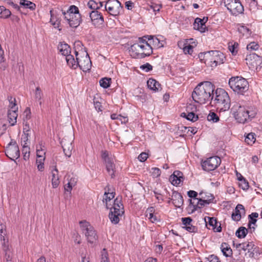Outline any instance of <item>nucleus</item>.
Here are the masks:
<instances>
[{"label":"nucleus","mask_w":262,"mask_h":262,"mask_svg":"<svg viewBox=\"0 0 262 262\" xmlns=\"http://www.w3.org/2000/svg\"><path fill=\"white\" fill-rule=\"evenodd\" d=\"M258 48L259 45L255 42H251L247 46V49L248 50H256Z\"/></svg>","instance_id":"5fc2aeb1"},{"label":"nucleus","mask_w":262,"mask_h":262,"mask_svg":"<svg viewBox=\"0 0 262 262\" xmlns=\"http://www.w3.org/2000/svg\"><path fill=\"white\" fill-rule=\"evenodd\" d=\"M207 259L209 262H221L219 257L214 254L210 255Z\"/></svg>","instance_id":"e2e57ef3"},{"label":"nucleus","mask_w":262,"mask_h":262,"mask_svg":"<svg viewBox=\"0 0 262 262\" xmlns=\"http://www.w3.org/2000/svg\"><path fill=\"white\" fill-rule=\"evenodd\" d=\"M150 172L151 175L155 178H157L161 174L160 169L157 167L152 168L151 169Z\"/></svg>","instance_id":"864d4df0"},{"label":"nucleus","mask_w":262,"mask_h":262,"mask_svg":"<svg viewBox=\"0 0 262 262\" xmlns=\"http://www.w3.org/2000/svg\"><path fill=\"white\" fill-rule=\"evenodd\" d=\"M183 52L185 54H191L193 52V47L190 45H187L183 47Z\"/></svg>","instance_id":"13d9d810"},{"label":"nucleus","mask_w":262,"mask_h":262,"mask_svg":"<svg viewBox=\"0 0 262 262\" xmlns=\"http://www.w3.org/2000/svg\"><path fill=\"white\" fill-rule=\"evenodd\" d=\"M171 200L175 207L180 208L184 203V200L182 194L176 191H173L171 195Z\"/></svg>","instance_id":"a211bd4d"},{"label":"nucleus","mask_w":262,"mask_h":262,"mask_svg":"<svg viewBox=\"0 0 262 262\" xmlns=\"http://www.w3.org/2000/svg\"><path fill=\"white\" fill-rule=\"evenodd\" d=\"M205 221L207 228L210 229L208 226L211 227L214 232H221L222 231L221 224L218 223L217 220L214 217H205Z\"/></svg>","instance_id":"2eb2a0df"},{"label":"nucleus","mask_w":262,"mask_h":262,"mask_svg":"<svg viewBox=\"0 0 262 262\" xmlns=\"http://www.w3.org/2000/svg\"><path fill=\"white\" fill-rule=\"evenodd\" d=\"M89 16L92 24L95 27H98L104 23V18L102 15L97 10H93L90 12Z\"/></svg>","instance_id":"4468645a"},{"label":"nucleus","mask_w":262,"mask_h":262,"mask_svg":"<svg viewBox=\"0 0 262 262\" xmlns=\"http://www.w3.org/2000/svg\"><path fill=\"white\" fill-rule=\"evenodd\" d=\"M24 115L25 117L24 118V120L26 119L28 120L30 119L31 117V110L29 107H27L25 111H24Z\"/></svg>","instance_id":"680f3d73"},{"label":"nucleus","mask_w":262,"mask_h":262,"mask_svg":"<svg viewBox=\"0 0 262 262\" xmlns=\"http://www.w3.org/2000/svg\"><path fill=\"white\" fill-rule=\"evenodd\" d=\"M229 85L233 91L243 94L248 90V82L243 77H232L229 80Z\"/></svg>","instance_id":"39448f33"},{"label":"nucleus","mask_w":262,"mask_h":262,"mask_svg":"<svg viewBox=\"0 0 262 262\" xmlns=\"http://www.w3.org/2000/svg\"><path fill=\"white\" fill-rule=\"evenodd\" d=\"M147 85L148 89L155 92L159 91L162 89L159 82L153 78H149L147 80Z\"/></svg>","instance_id":"b1692460"},{"label":"nucleus","mask_w":262,"mask_h":262,"mask_svg":"<svg viewBox=\"0 0 262 262\" xmlns=\"http://www.w3.org/2000/svg\"><path fill=\"white\" fill-rule=\"evenodd\" d=\"M148 40H152L153 45L158 48H160L163 47L164 45L163 43V41H161L159 39L156 37L154 38L152 36H149L148 38Z\"/></svg>","instance_id":"79ce46f5"},{"label":"nucleus","mask_w":262,"mask_h":262,"mask_svg":"<svg viewBox=\"0 0 262 262\" xmlns=\"http://www.w3.org/2000/svg\"><path fill=\"white\" fill-rule=\"evenodd\" d=\"M8 100L9 101V107L10 109L9 110L10 111H17L18 108L16 107V99L15 98H13L12 96H9L8 97Z\"/></svg>","instance_id":"a18cd8bd"},{"label":"nucleus","mask_w":262,"mask_h":262,"mask_svg":"<svg viewBox=\"0 0 262 262\" xmlns=\"http://www.w3.org/2000/svg\"><path fill=\"white\" fill-rule=\"evenodd\" d=\"M111 80V78H102L100 80L99 83L101 87L107 89L110 86Z\"/></svg>","instance_id":"ea45409f"},{"label":"nucleus","mask_w":262,"mask_h":262,"mask_svg":"<svg viewBox=\"0 0 262 262\" xmlns=\"http://www.w3.org/2000/svg\"><path fill=\"white\" fill-rule=\"evenodd\" d=\"M246 61L250 68L254 69L261 63L262 58L255 53H252L247 56Z\"/></svg>","instance_id":"f8f14e48"},{"label":"nucleus","mask_w":262,"mask_h":262,"mask_svg":"<svg viewBox=\"0 0 262 262\" xmlns=\"http://www.w3.org/2000/svg\"><path fill=\"white\" fill-rule=\"evenodd\" d=\"M17 111H8V119L9 122L11 124V126L14 125L16 123V119L17 117Z\"/></svg>","instance_id":"c85d7f7f"},{"label":"nucleus","mask_w":262,"mask_h":262,"mask_svg":"<svg viewBox=\"0 0 262 262\" xmlns=\"http://www.w3.org/2000/svg\"><path fill=\"white\" fill-rule=\"evenodd\" d=\"M210 199H206V200L202 199H198V204L200 205V207H201V208L203 206H204L206 205H208L210 203H211V202H212L213 199H214V197L211 194H210Z\"/></svg>","instance_id":"4c0bfd02"},{"label":"nucleus","mask_w":262,"mask_h":262,"mask_svg":"<svg viewBox=\"0 0 262 262\" xmlns=\"http://www.w3.org/2000/svg\"><path fill=\"white\" fill-rule=\"evenodd\" d=\"M106 169L107 172L111 176L112 178H114L115 177V165L114 163L113 160H110L108 162H105Z\"/></svg>","instance_id":"c756f323"},{"label":"nucleus","mask_w":262,"mask_h":262,"mask_svg":"<svg viewBox=\"0 0 262 262\" xmlns=\"http://www.w3.org/2000/svg\"><path fill=\"white\" fill-rule=\"evenodd\" d=\"M196 110V107L195 105L191 104H188L186 107L187 112V119L192 122H195L199 119L198 115H195L194 112Z\"/></svg>","instance_id":"dca6fc26"},{"label":"nucleus","mask_w":262,"mask_h":262,"mask_svg":"<svg viewBox=\"0 0 262 262\" xmlns=\"http://www.w3.org/2000/svg\"><path fill=\"white\" fill-rule=\"evenodd\" d=\"M140 69L142 70H144L146 72H149L152 69V67L151 64L148 63H146V64H143L140 66Z\"/></svg>","instance_id":"052dcab7"},{"label":"nucleus","mask_w":262,"mask_h":262,"mask_svg":"<svg viewBox=\"0 0 262 262\" xmlns=\"http://www.w3.org/2000/svg\"><path fill=\"white\" fill-rule=\"evenodd\" d=\"M203 55L204 56L203 60H205V62H210L212 67H215L218 64L223 63L225 59L224 54L219 51H210L204 53H201L199 55V57L201 58Z\"/></svg>","instance_id":"20e7f679"},{"label":"nucleus","mask_w":262,"mask_h":262,"mask_svg":"<svg viewBox=\"0 0 262 262\" xmlns=\"http://www.w3.org/2000/svg\"><path fill=\"white\" fill-rule=\"evenodd\" d=\"M124 213V211H119L117 212L116 211H113L112 208H110V212L108 216L113 224H117L119 221V216H121Z\"/></svg>","instance_id":"412c9836"},{"label":"nucleus","mask_w":262,"mask_h":262,"mask_svg":"<svg viewBox=\"0 0 262 262\" xmlns=\"http://www.w3.org/2000/svg\"><path fill=\"white\" fill-rule=\"evenodd\" d=\"M101 262H109L108 253L105 249H103L101 252Z\"/></svg>","instance_id":"3c124183"},{"label":"nucleus","mask_w":262,"mask_h":262,"mask_svg":"<svg viewBox=\"0 0 262 262\" xmlns=\"http://www.w3.org/2000/svg\"><path fill=\"white\" fill-rule=\"evenodd\" d=\"M143 46V48H140L144 51L143 53L137 54V57L139 58H144L145 57L150 56L152 53V48L147 42H146V45H141Z\"/></svg>","instance_id":"aec40b11"},{"label":"nucleus","mask_w":262,"mask_h":262,"mask_svg":"<svg viewBox=\"0 0 262 262\" xmlns=\"http://www.w3.org/2000/svg\"><path fill=\"white\" fill-rule=\"evenodd\" d=\"M193 28L198 30L201 33L205 32L206 29V25H204V19L197 17L195 19L193 23Z\"/></svg>","instance_id":"4be33fe9"},{"label":"nucleus","mask_w":262,"mask_h":262,"mask_svg":"<svg viewBox=\"0 0 262 262\" xmlns=\"http://www.w3.org/2000/svg\"><path fill=\"white\" fill-rule=\"evenodd\" d=\"M221 163V160L219 157L213 156L207 159L201 165L204 170L210 171L216 169Z\"/></svg>","instance_id":"9b49d317"},{"label":"nucleus","mask_w":262,"mask_h":262,"mask_svg":"<svg viewBox=\"0 0 262 262\" xmlns=\"http://www.w3.org/2000/svg\"><path fill=\"white\" fill-rule=\"evenodd\" d=\"M105 9L113 16L119 15L123 10V6L118 0H107L105 5Z\"/></svg>","instance_id":"1a4fd4ad"},{"label":"nucleus","mask_w":262,"mask_h":262,"mask_svg":"<svg viewBox=\"0 0 262 262\" xmlns=\"http://www.w3.org/2000/svg\"><path fill=\"white\" fill-rule=\"evenodd\" d=\"M5 154L11 160L18 159L20 156V152L16 142L11 139L5 150Z\"/></svg>","instance_id":"9d476101"},{"label":"nucleus","mask_w":262,"mask_h":262,"mask_svg":"<svg viewBox=\"0 0 262 262\" xmlns=\"http://www.w3.org/2000/svg\"><path fill=\"white\" fill-rule=\"evenodd\" d=\"M2 244V248L3 251H7L8 249H9V246L8 245V239L4 240L3 241Z\"/></svg>","instance_id":"338daca9"},{"label":"nucleus","mask_w":262,"mask_h":262,"mask_svg":"<svg viewBox=\"0 0 262 262\" xmlns=\"http://www.w3.org/2000/svg\"><path fill=\"white\" fill-rule=\"evenodd\" d=\"M58 171L56 168L55 167L54 171H52V184L53 187L55 188H57L59 184V181L58 177L57 176V173Z\"/></svg>","instance_id":"72a5a7b5"},{"label":"nucleus","mask_w":262,"mask_h":262,"mask_svg":"<svg viewBox=\"0 0 262 262\" xmlns=\"http://www.w3.org/2000/svg\"><path fill=\"white\" fill-rule=\"evenodd\" d=\"M143 46H141V45H140L139 43H135L134 44L130 46L129 51V52L134 53L137 56V54H140L137 52L139 51L140 48H143Z\"/></svg>","instance_id":"37998d69"},{"label":"nucleus","mask_w":262,"mask_h":262,"mask_svg":"<svg viewBox=\"0 0 262 262\" xmlns=\"http://www.w3.org/2000/svg\"><path fill=\"white\" fill-rule=\"evenodd\" d=\"M225 6L233 15L242 14L244 11V7L239 0H224Z\"/></svg>","instance_id":"6e6552de"},{"label":"nucleus","mask_w":262,"mask_h":262,"mask_svg":"<svg viewBox=\"0 0 262 262\" xmlns=\"http://www.w3.org/2000/svg\"><path fill=\"white\" fill-rule=\"evenodd\" d=\"M79 224L88 243L95 244L98 240V236L94 228L85 220L80 221Z\"/></svg>","instance_id":"423d86ee"},{"label":"nucleus","mask_w":262,"mask_h":262,"mask_svg":"<svg viewBox=\"0 0 262 262\" xmlns=\"http://www.w3.org/2000/svg\"><path fill=\"white\" fill-rule=\"evenodd\" d=\"M238 44L237 42H234L233 45H229V50L232 53V55H236L237 53V48Z\"/></svg>","instance_id":"8fccbe9b"},{"label":"nucleus","mask_w":262,"mask_h":262,"mask_svg":"<svg viewBox=\"0 0 262 262\" xmlns=\"http://www.w3.org/2000/svg\"><path fill=\"white\" fill-rule=\"evenodd\" d=\"M105 191L104 192V195L105 196V198H103V202H105L106 207L107 209H108L109 207L107 204V202L110 201L112 199L114 198L115 195V192L113 191H111V189L110 188L108 185L105 188Z\"/></svg>","instance_id":"bb28decb"},{"label":"nucleus","mask_w":262,"mask_h":262,"mask_svg":"<svg viewBox=\"0 0 262 262\" xmlns=\"http://www.w3.org/2000/svg\"><path fill=\"white\" fill-rule=\"evenodd\" d=\"M170 179L171 181V183L173 185H175L180 184L181 182L184 181V178L183 177V174L182 172L179 170H176L170 176Z\"/></svg>","instance_id":"6ab92c4d"},{"label":"nucleus","mask_w":262,"mask_h":262,"mask_svg":"<svg viewBox=\"0 0 262 262\" xmlns=\"http://www.w3.org/2000/svg\"><path fill=\"white\" fill-rule=\"evenodd\" d=\"M215 86L211 82L203 81L199 83L192 93L193 100L196 103L205 104L211 101Z\"/></svg>","instance_id":"f257e3e1"},{"label":"nucleus","mask_w":262,"mask_h":262,"mask_svg":"<svg viewBox=\"0 0 262 262\" xmlns=\"http://www.w3.org/2000/svg\"><path fill=\"white\" fill-rule=\"evenodd\" d=\"M58 49L62 55L66 56L71 52V48L67 43H60L58 46Z\"/></svg>","instance_id":"7c9ffc66"},{"label":"nucleus","mask_w":262,"mask_h":262,"mask_svg":"<svg viewBox=\"0 0 262 262\" xmlns=\"http://www.w3.org/2000/svg\"><path fill=\"white\" fill-rule=\"evenodd\" d=\"M258 217V213L257 212H252L251 214H250L248 215V220H249V222L248 224V228L250 229V230H251L252 229L253 231H254V230L255 229V227L254 226L251 227V225L253 224L254 226H256V223L257 222L256 218H257ZM252 231L251 230V233H252Z\"/></svg>","instance_id":"a878e982"},{"label":"nucleus","mask_w":262,"mask_h":262,"mask_svg":"<svg viewBox=\"0 0 262 262\" xmlns=\"http://www.w3.org/2000/svg\"><path fill=\"white\" fill-rule=\"evenodd\" d=\"M88 6L91 9L97 11L102 7L103 2L100 1L97 2L94 0H90L88 3Z\"/></svg>","instance_id":"473e14b6"},{"label":"nucleus","mask_w":262,"mask_h":262,"mask_svg":"<svg viewBox=\"0 0 262 262\" xmlns=\"http://www.w3.org/2000/svg\"><path fill=\"white\" fill-rule=\"evenodd\" d=\"M43 97V93L40 87L37 86L34 92V98L36 101L39 102L40 105L42 104L41 99Z\"/></svg>","instance_id":"e433bc0d"},{"label":"nucleus","mask_w":262,"mask_h":262,"mask_svg":"<svg viewBox=\"0 0 262 262\" xmlns=\"http://www.w3.org/2000/svg\"><path fill=\"white\" fill-rule=\"evenodd\" d=\"M187 195L190 198H193L194 199L198 200V199L196 198V197L198 196V192L194 190L188 191L187 192Z\"/></svg>","instance_id":"69168bd1"},{"label":"nucleus","mask_w":262,"mask_h":262,"mask_svg":"<svg viewBox=\"0 0 262 262\" xmlns=\"http://www.w3.org/2000/svg\"><path fill=\"white\" fill-rule=\"evenodd\" d=\"M243 210L245 213V210L244 206L242 204H238L235 207V210L232 212L231 217L233 221H239L241 219V213L240 210Z\"/></svg>","instance_id":"5701e85b"},{"label":"nucleus","mask_w":262,"mask_h":262,"mask_svg":"<svg viewBox=\"0 0 262 262\" xmlns=\"http://www.w3.org/2000/svg\"><path fill=\"white\" fill-rule=\"evenodd\" d=\"M5 252V259L6 261H10L12 259V254L10 249H8L7 251H4Z\"/></svg>","instance_id":"6e6d98bb"},{"label":"nucleus","mask_w":262,"mask_h":262,"mask_svg":"<svg viewBox=\"0 0 262 262\" xmlns=\"http://www.w3.org/2000/svg\"><path fill=\"white\" fill-rule=\"evenodd\" d=\"M183 228L190 233H196L198 232V228L191 224L187 227H184Z\"/></svg>","instance_id":"bf43d9fd"},{"label":"nucleus","mask_w":262,"mask_h":262,"mask_svg":"<svg viewBox=\"0 0 262 262\" xmlns=\"http://www.w3.org/2000/svg\"><path fill=\"white\" fill-rule=\"evenodd\" d=\"M78 62H79L78 67H79L83 71L86 72L90 70L92 66V63L88 53H86V56L83 60L81 59H80L78 60Z\"/></svg>","instance_id":"f3484780"},{"label":"nucleus","mask_w":262,"mask_h":262,"mask_svg":"<svg viewBox=\"0 0 262 262\" xmlns=\"http://www.w3.org/2000/svg\"><path fill=\"white\" fill-rule=\"evenodd\" d=\"M248 232V229L244 227H240L235 232V235L239 238L246 237Z\"/></svg>","instance_id":"c9c22d12"},{"label":"nucleus","mask_w":262,"mask_h":262,"mask_svg":"<svg viewBox=\"0 0 262 262\" xmlns=\"http://www.w3.org/2000/svg\"><path fill=\"white\" fill-rule=\"evenodd\" d=\"M235 119L239 123H245L248 120H251L255 117V113L250 112L244 106H241L239 104L236 103L231 108Z\"/></svg>","instance_id":"7ed1b4c3"},{"label":"nucleus","mask_w":262,"mask_h":262,"mask_svg":"<svg viewBox=\"0 0 262 262\" xmlns=\"http://www.w3.org/2000/svg\"><path fill=\"white\" fill-rule=\"evenodd\" d=\"M245 141L248 144L252 145L256 141L255 134L253 133L247 134Z\"/></svg>","instance_id":"a19ab883"},{"label":"nucleus","mask_w":262,"mask_h":262,"mask_svg":"<svg viewBox=\"0 0 262 262\" xmlns=\"http://www.w3.org/2000/svg\"><path fill=\"white\" fill-rule=\"evenodd\" d=\"M207 120L209 121H212L213 123H216L219 121L220 118L215 113L210 112L207 116Z\"/></svg>","instance_id":"c03bdc74"},{"label":"nucleus","mask_w":262,"mask_h":262,"mask_svg":"<svg viewBox=\"0 0 262 262\" xmlns=\"http://www.w3.org/2000/svg\"><path fill=\"white\" fill-rule=\"evenodd\" d=\"M148 158V154L146 152H142L138 156V159L141 162L145 161Z\"/></svg>","instance_id":"0e129e2a"},{"label":"nucleus","mask_w":262,"mask_h":262,"mask_svg":"<svg viewBox=\"0 0 262 262\" xmlns=\"http://www.w3.org/2000/svg\"><path fill=\"white\" fill-rule=\"evenodd\" d=\"M20 4L24 6L26 8H29L31 10H35L36 8V5L34 3L27 0L20 1Z\"/></svg>","instance_id":"58836bf2"},{"label":"nucleus","mask_w":262,"mask_h":262,"mask_svg":"<svg viewBox=\"0 0 262 262\" xmlns=\"http://www.w3.org/2000/svg\"><path fill=\"white\" fill-rule=\"evenodd\" d=\"M73 142V140H72V138L68 139V138L66 137L63 138L60 142L65 156L69 158L71 156L72 151L73 149V146L72 145Z\"/></svg>","instance_id":"ddd939ff"},{"label":"nucleus","mask_w":262,"mask_h":262,"mask_svg":"<svg viewBox=\"0 0 262 262\" xmlns=\"http://www.w3.org/2000/svg\"><path fill=\"white\" fill-rule=\"evenodd\" d=\"M112 208L113 211L119 212V211H124L123 205L122 203V197L117 196L114 201V205L112 207H109L108 209Z\"/></svg>","instance_id":"393cba45"},{"label":"nucleus","mask_w":262,"mask_h":262,"mask_svg":"<svg viewBox=\"0 0 262 262\" xmlns=\"http://www.w3.org/2000/svg\"><path fill=\"white\" fill-rule=\"evenodd\" d=\"M239 186L244 190H247L249 188V185L248 181L244 178L239 182Z\"/></svg>","instance_id":"49530a36"},{"label":"nucleus","mask_w":262,"mask_h":262,"mask_svg":"<svg viewBox=\"0 0 262 262\" xmlns=\"http://www.w3.org/2000/svg\"><path fill=\"white\" fill-rule=\"evenodd\" d=\"M220 248L223 254L225 257H228L232 256V250L228 243H223L221 245Z\"/></svg>","instance_id":"cd10ccee"},{"label":"nucleus","mask_w":262,"mask_h":262,"mask_svg":"<svg viewBox=\"0 0 262 262\" xmlns=\"http://www.w3.org/2000/svg\"><path fill=\"white\" fill-rule=\"evenodd\" d=\"M11 14V11L3 6H0V18L6 19Z\"/></svg>","instance_id":"f704fd0d"},{"label":"nucleus","mask_w":262,"mask_h":262,"mask_svg":"<svg viewBox=\"0 0 262 262\" xmlns=\"http://www.w3.org/2000/svg\"><path fill=\"white\" fill-rule=\"evenodd\" d=\"M101 158L104 162H108L112 160L109 157L108 152L107 150H102L101 151Z\"/></svg>","instance_id":"603ef678"},{"label":"nucleus","mask_w":262,"mask_h":262,"mask_svg":"<svg viewBox=\"0 0 262 262\" xmlns=\"http://www.w3.org/2000/svg\"><path fill=\"white\" fill-rule=\"evenodd\" d=\"M210 104L216 106L221 111H226L230 107V98L225 90L217 88L212 93Z\"/></svg>","instance_id":"f03ea898"},{"label":"nucleus","mask_w":262,"mask_h":262,"mask_svg":"<svg viewBox=\"0 0 262 262\" xmlns=\"http://www.w3.org/2000/svg\"><path fill=\"white\" fill-rule=\"evenodd\" d=\"M254 246V244L253 242H248V243H243L242 249L244 251L248 250L249 251Z\"/></svg>","instance_id":"09e8293b"},{"label":"nucleus","mask_w":262,"mask_h":262,"mask_svg":"<svg viewBox=\"0 0 262 262\" xmlns=\"http://www.w3.org/2000/svg\"><path fill=\"white\" fill-rule=\"evenodd\" d=\"M66 60L67 64L74 69H76L78 67L79 62L76 59L75 60L73 55L69 54L66 56Z\"/></svg>","instance_id":"2f4dec72"},{"label":"nucleus","mask_w":262,"mask_h":262,"mask_svg":"<svg viewBox=\"0 0 262 262\" xmlns=\"http://www.w3.org/2000/svg\"><path fill=\"white\" fill-rule=\"evenodd\" d=\"M149 212V219L151 221L152 223H154L156 221H157V218L156 216L154 215L152 212L154 211V208L152 207L148 208L146 211Z\"/></svg>","instance_id":"de8ad7c7"},{"label":"nucleus","mask_w":262,"mask_h":262,"mask_svg":"<svg viewBox=\"0 0 262 262\" xmlns=\"http://www.w3.org/2000/svg\"><path fill=\"white\" fill-rule=\"evenodd\" d=\"M162 6L161 5L152 4L150 6V8L154 11H159Z\"/></svg>","instance_id":"774afa93"},{"label":"nucleus","mask_w":262,"mask_h":262,"mask_svg":"<svg viewBox=\"0 0 262 262\" xmlns=\"http://www.w3.org/2000/svg\"><path fill=\"white\" fill-rule=\"evenodd\" d=\"M69 24L71 27L77 28L82 21L81 14L77 7L72 5L69 8Z\"/></svg>","instance_id":"0eeeda50"},{"label":"nucleus","mask_w":262,"mask_h":262,"mask_svg":"<svg viewBox=\"0 0 262 262\" xmlns=\"http://www.w3.org/2000/svg\"><path fill=\"white\" fill-rule=\"evenodd\" d=\"M192 221V219L190 217L182 218V222L183 224L185 226L184 227H187L190 225Z\"/></svg>","instance_id":"4d7b16f0"}]
</instances>
